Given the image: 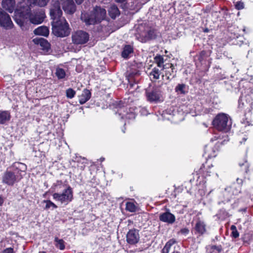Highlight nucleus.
Segmentation results:
<instances>
[{"label":"nucleus","mask_w":253,"mask_h":253,"mask_svg":"<svg viewBox=\"0 0 253 253\" xmlns=\"http://www.w3.org/2000/svg\"><path fill=\"white\" fill-rule=\"evenodd\" d=\"M63 0H52L50 15L52 21V32L57 37H66L70 33L69 25L65 19L62 17L60 1Z\"/></svg>","instance_id":"f257e3e1"},{"label":"nucleus","mask_w":253,"mask_h":253,"mask_svg":"<svg viewBox=\"0 0 253 253\" xmlns=\"http://www.w3.org/2000/svg\"><path fill=\"white\" fill-rule=\"evenodd\" d=\"M25 10V6L19 7L15 11L14 20L15 21L22 27L25 21V19L29 18L30 22L34 24H39L42 22L45 17L44 14L41 12L39 14L33 15L31 14V11L29 14H24V11Z\"/></svg>","instance_id":"f03ea898"},{"label":"nucleus","mask_w":253,"mask_h":253,"mask_svg":"<svg viewBox=\"0 0 253 253\" xmlns=\"http://www.w3.org/2000/svg\"><path fill=\"white\" fill-rule=\"evenodd\" d=\"M106 16V10L100 6H96L93 9L92 14L86 12L82 13L81 18L86 25H89L100 22L105 19Z\"/></svg>","instance_id":"7ed1b4c3"},{"label":"nucleus","mask_w":253,"mask_h":253,"mask_svg":"<svg viewBox=\"0 0 253 253\" xmlns=\"http://www.w3.org/2000/svg\"><path fill=\"white\" fill-rule=\"evenodd\" d=\"M215 128L219 131L225 132L230 130L231 122L229 117L225 114L221 113L217 115L212 122Z\"/></svg>","instance_id":"20e7f679"},{"label":"nucleus","mask_w":253,"mask_h":253,"mask_svg":"<svg viewBox=\"0 0 253 253\" xmlns=\"http://www.w3.org/2000/svg\"><path fill=\"white\" fill-rule=\"evenodd\" d=\"M52 196L56 201L59 202L61 204L67 205L72 201L73 198V191L72 188L68 186L62 193H55Z\"/></svg>","instance_id":"39448f33"},{"label":"nucleus","mask_w":253,"mask_h":253,"mask_svg":"<svg viewBox=\"0 0 253 253\" xmlns=\"http://www.w3.org/2000/svg\"><path fill=\"white\" fill-rule=\"evenodd\" d=\"M49 0H21L18 7L25 6V10L24 11V14H29L31 11V8L35 5L40 7L46 6Z\"/></svg>","instance_id":"423d86ee"},{"label":"nucleus","mask_w":253,"mask_h":253,"mask_svg":"<svg viewBox=\"0 0 253 253\" xmlns=\"http://www.w3.org/2000/svg\"><path fill=\"white\" fill-rule=\"evenodd\" d=\"M19 172V170H17L16 172H13L9 171H5L2 176V182L8 185H13L16 182L19 181L22 177L21 174H18Z\"/></svg>","instance_id":"0eeeda50"},{"label":"nucleus","mask_w":253,"mask_h":253,"mask_svg":"<svg viewBox=\"0 0 253 253\" xmlns=\"http://www.w3.org/2000/svg\"><path fill=\"white\" fill-rule=\"evenodd\" d=\"M73 42L76 44H84L89 40V35L85 32L78 31L73 34Z\"/></svg>","instance_id":"6e6552de"},{"label":"nucleus","mask_w":253,"mask_h":253,"mask_svg":"<svg viewBox=\"0 0 253 253\" xmlns=\"http://www.w3.org/2000/svg\"><path fill=\"white\" fill-rule=\"evenodd\" d=\"M0 26L5 29H10L13 24L9 15L0 8Z\"/></svg>","instance_id":"1a4fd4ad"},{"label":"nucleus","mask_w":253,"mask_h":253,"mask_svg":"<svg viewBox=\"0 0 253 253\" xmlns=\"http://www.w3.org/2000/svg\"><path fill=\"white\" fill-rule=\"evenodd\" d=\"M77 4L82 3L83 0H75ZM62 8L64 11L68 14H72L76 10V6L73 0H65L62 3Z\"/></svg>","instance_id":"9d476101"},{"label":"nucleus","mask_w":253,"mask_h":253,"mask_svg":"<svg viewBox=\"0 0 253 253\" xmlns=\"http://www.w3.org/2000/svg\"><path fill=\"white\" fill-rule=\"evenodd\" d=\"M139 234L136 229L130 230L126 234V241L130 245H134L139 241Z\"/></svg>","instance_id":"9b49d317"},{"label":"nucleus","mask_w":253,"mask_h":253,"mask_svg":"<svg viewBox=\"0 0 253 253\" xmlns=\"http://www.w3.org/2000/svg\"><path fill=\"white\" fill-rule=\"evenodd\" d=\"M147 100L151 102H157L163 100L162 94L158 89H155L151 91L146 92Z\"/></svg>","instance_id":"f8f14e48"},{"label":"nucleus","mask_w":253,"mask_h":253,"mask_svg":"<svg viewBox=\"0 0 253 253\" xmlns=\"http://www.w3.org/2000/svg\"><path fill=\"white\" fill-rule=\"evenodd\" d=\"M33 42L38 47L44 51H47L50 47V44L48 42L44 39L42 38H36L33 40Z\"/></svg>","instance_id":"ddd939ff"},{"label":"nucleus","mask_w":253,"mask_h":253,"mask_svg":"<svg viewBox=\"0 0 253 253\" xmlns=\"http://www.w3.org/2000/svg\"><path fill=\"white\" fill-rule=\"evenodd\" d=\"M1 4L3 8L9 12L12 13L15 8V0H2Z\"/></svg>","instance_id":"4468645a"},{"label":"nucleus","mask_w":253,"mask_h":253,"mask_svg":"<svg viewBox=\"0 0 253 253\" xmlns=\"http://www.w3.org/2000/svg\"><path fill=\"white\" fill-rule=\"evenodd\" d=\"M172 65L171 64L170 66L169 67V65H165L163 70H165V75H163V77L164 79L167 80H171L174 78V75L173 73V68H172Z\"/></svg>","instance_id":"2eb2a0df"},{"label":"nucleus","mask_w":253,"mask_h":253,"mask_svg":"<svg viewBox=\"0 0 253 253\" xmlns=\"http://www.w3.org/2000/svg\"><path fill=\"white\" fill-rule=\"evenodd\" d=\"M212 165H208L207 163L203 164L199 169V173L203 174L204 176H210L211 173V169Z\"/></svg>","instance_id":"dca6fc26"},{"label":"nucleus","mask_w":253,"mask_h":253,"mask_svg":"<svg viewBox=\"0 0 253 253\" xmlns=\"http://www.w3.org/2000/svg\"><path fill=\"white\" fill-rule=\"evenodd\" d=\"M160 219L164 222L172 223L174 222V215L169 212H166L160 215Z\"/></svg>","instance_id":"f3484780"},{"label":"nucleus","mask_w":253,"mask_h":253,"mask_svg":"<svg viewBox=\"0 0 253 253\" xmlns=\"http://www.w3.org/2000/svg\"><path fill=\"white\" fill-rule=\"evenodd\" d=\"M91 93L87 89H84L82 94L79 96V102L81 104L85 103L90 98Z\"/></svg>","instance_id":"a211bd4d"},{"label":"nucleus","mask_w":253,"mask_h":253,"mask_svg":"<svg viewBox=\"0 0 253 253\" xmlns=\"http://www.w3.org/2000/svg\"><path fill=\"white\" fill-rule=\"evenodd\" d=\"M34 33L35 35L47 37L49 34V30L46 26H40L36 29Z\"/></svg>","instance_id":"6ab92c4d"},{"label":"nucleus","mask_w":253,"mask_h":253,"mask_svg":"<svg viewBox=\"0 0 253 253\" xmlns=\"http://www.w3.org/2000/svg\"><path fill=\"white\" fill-rule=\"evenodd\" d=\"M108 13L112 19H115L120 15V11L118 8L115 5H111L108 9Z\"/></svg>","instance_id":"aec40b11"},{"label":"nucleus","mask_w":253,"mask_h":253,"mask_svg":"<svg viewBox=\"0 0 253 253\" xmlns=\"http://www.w3.org/2000/svg\"><path fill=\"white\" fill-rule=\"evenodd\" d=\"M10 119V113L8 111H0V124H4Z\"/></svg>","instance_id":"412c9836"},{"label":"nucleus","mask_w":253,"mask_h":253,"mask_svg":"<svg viewBox=\"0 0 253 253\" xmlns=\"http://www.w3.org/2000/svg\"><path fill=\"white\" fill-rule=\"evenodd\" d=\"M225 190L227 192L231 193L233 195H236L240 192L241 186L240 185L236 186L235 184H233L231 186L225 188Z\"/></svg>","instance_id":"4be33fe9"},{"label":"nucleus","mask_w":253,"mask_h":253,"mask_svg":"<svg viewBox=\"0 0 253 253\" xmlns=\"http://www.w3.org/2000/svg\"><path fill=\"white\" fill-rule=\"evenodd\" d=\"M196 231L201 234L206 232V224L203 221H198L195 226Z\"/></svg>","instance_id":"5701e85b"},{"label":"nucleus","mask_w":253,"mask_h":253,"mask_svg":"<svg viewBox=\"0 0 253 253\" xmlns=\"http://www.w3.org/2000/svg\"><path fill=\"white\" fill-rule=\"evenodd\" d=\"M126 210L129 212H135L138 211V207L134 203L127 202L126 204Z\"/></svg>","instance_id":"b1692460"},{"label":"nucleus","mask_w":253,"mask_h":253,"mask_svg":"<svg viewBox=\"0 0 253 253\" xmlns=\"http://www.w3.org/2000/svg\"><path fill=\"white\" fill-rule=\"evenodd\" d=\"M119 109L118 110V114H119V115L120 116H122L121 118H127V119H130V118H133L135 117L134 116V114H133V113H131L130 114H128L127 113H126V114H125L124 113H123V112H125V110L126 109L125 108H124V107H122L121 106H120V105L119 106Z\"/></svg>","instance_id":"393cba45"},{"label":"nucleus","mask_w":253,"mask_h":253,"mask_svg":"<svg viewBox=\"0 0 253 253\" xmlns=\"http://www.w3.org/2000/svg\"><path fill=\"white\" fill-rule=\"evenodd\" d=\"M132 52V48L130 45H126L124 48L122 53V56L124 58H127L129 54Z\"/></svg>","instance_id":"a878e982"},{"label":"nucleus","mask_w":253,"mask_h":253,"mask_svg":"<svg viewBox=\"0 0 253 253\" xmlns=\"http://www.w3.org/2000/svg\"><path fill=\"white\" fill-rule=\"evenodd\" d=\"M161 74L160 70L156 68H154L153 69L152 71L149 74L150 78L152 79H158L160 78V76Z\"/></svg>","instance_id":"bb28decb"},{"label":"nucleus","mask_w":253,"mask_h":253,"mask_svg":"<svg viewBox=\"0 0 253 253\" xmlns=\"http://www.w3.org/2000/svg\"><path fill=\"white\" fill-rule=\"evenodd\" d=\"M155 62L157 64L158 67L161 68L163 67L164 68V58L161 55H157L154 58Z\"/></svg>","instance_id":"cd10ccee"},{"label":"nucleus","mask_w":253,"mask_h":253,"mask_svg":"<svg viewBox=\"0 0 253 253\" xmlns=\"http://www.w3.org/2000/svg\"><path fill=\"white\" fill-rule=\"evenodd\" d=\"M54 241L56 242L55 245L56 248H59L61 250L65 249L64 241L62 239H59L56 237Z\"/></svg>","instance_id":"c85d7f7f"},{"label":"nucleus","mask_w":253,"mask_h":253,"mask_svg":"<svg viewBox=\"0 0 253 253\" xmlns=\"http://www.w3.org/2000/svg\"><path fill=\"white\" fill-rule=\"evenodd\" d=\"M43 202L45 203V209L47 210L51 208L54 209L57 208V206L50 200H44Z\"/></svg>","instance_id":"c756f323"},{"label":"nucleus","mask_w":253,"mask_h":253,"mask_svg":"<svg viewBox=\"0 0 253 253\" xmlns=\"http://www.w3.org/2000/svg\"><path fill=\"white\" fill-rule=\"evenodd\" d=\"M176 91L180 92L181 93L185 94L187 92V89L185 84H181L177 86Z\"/></svg>","instance_id":"7c9ffc66"},{"label":"nucleus","mask_w":253,"mask_h":253,"mask_svg":"<svg viewBox=\"0 0 253 253\" xmlns=\"http://www.w3.org/2000/svg\"><path fill=\"white\" fill-rule=\"evenodd\" d=\"M56 75L59 79H63L65 76V71L61 68H57L56 71Z\"/></svg>","instance_id":"2f4dec72"},{"label":"nucleus","mask_w":253,"mask_h":253,"mask_svg":"<svg viewBox=\"0 0 253 253\" xmlns=\"http://www.w3.org/2000/svg\"><path fill=\"white\" fill-rule=\"evenodd\" d=\"M173 111L171 113H169V111H166L163 114V116L165 119L168 120H172L173 118Z\"/></svg>","instance_id":"473e14b6"},{"label":"nucleus","mask_w":253,"mask_h":253,"mask_svg":"<svg viewBox=\"0 0 253 253\" xmlns=\"http://www.w3.org/2000/svg\"><path fill=\"white\" fill-rule=\"evenodd\" d=\"M173 243L174 241L172 240L168 242L163 249L162 253H168L171 246Z\"/></svg>","instance_id":"72a5a7b5"},{"label":"nucleus","mask_w":253,"mask_h":253,"mask_svg":"<svg viewBox=\"0 0 253 253\" xmlns=\"http://www.w3.org/2000/svg\"><path fill=\"white\" fill-rule=\"evenodd\" d=\"M231 230H232L231 235L233 237L236 238L239 237V232H238L236 227L235 225H232L231 226Z\"/></svg>","instance_id":"f704fd0d"},{"label":"nucleus","mask_w":253,"mask_h":253,"mask_svg":"<svg viewBox=\"0 0 253 253\" xmlns=\"http://www.w3.org/2000/svg\"><path fill=\"white\" fill-rule=\"evenodd\" d=\"M75 94V91L72 88H69L66 90V96L69 98H73Z\"/></svg>","instance_id":"c9c22d12"},{"label":"nucleus","mask_w":253,"mask_h":253,"mask_svg":"<svg viewBox=\"0 0 253 253\" xmlns=\"http://www.w3.org/2000/svg\"><path fill=\"white\" fill-rule=\"evenodd\" d=\"M152 31H149L148 34H147V35H146L145 34L144 35V39H141L140 41L142 42H146L148 40H149V39H151L152 38Z\"/></svg>","instance_id":"e433bc0d"},{"label":"nucleus","mask_w":253,"mask_h":253,"mask_svg":"<svg viewBox=\"0 0 253 253\" xmlns=\"http://www.w3.org/2000/svg\"><path fill=\"white\" fill-rule=\"evenodd\" d=\"M235 7L238 10L242 9L244 7V4L242 1H238L235 4Z\"/></svg>","instance_id":"4c0bfd02"},{"label":"nucleus","mask_w":253,"mask_h":253,"mask_svg":"<svg viewBox=\"0 0 253 253\" xmlns=\"http://www.w3.org/2000/svg\"><path fill=\"white\" fill-rule=\"evenodd\" d=\"M3 253H14L13 249L11 248H6L3 251Z\"/></svg>","instance_id":"58836bf2"},{"label":"nucleus","mask_w":253,"mask_h":253,"mask_svg":"<svg viewBox=\"0 0 253 253\" xmlns=\"http://www.w3.org/2000/svg\"><path fill=\"white\" fill-rule=\"evenodd\" d=\"M181 232L182 234H187L189 232V230L187 229L184 228L181 230Z\"/></svg>","instance_id":"ea45409f"},{"label":"nucleus","mask_w":253,"mask_h":253,"mask_svg":"<svg viewBox=\"0 0 253 253\" xmlns=\"http://www.w3.org/2000/svg\"><path fill=\"white\" fill-rule=\"evenodd\" d=\"M236 180H237V183L239 185H242V184L243 181V180L242 179H240V178H237Z\"/></svg>","instance_id":"a19ab883"},{"label":"nucleus","mask_w":253,"mask_h":253,"mask_svg":"<svg viewBox=\"0 0 253 253\" xmlns=\"http://www.w3.org/2000/svg\"><path fill=\"white\" fill-rule=\"evenodd\" d=\"M4 200L1 196H0V206H2Z\"/></svg>","instance_id":"79ce46f5"},{"label":"nucleus","mask_w":253,"mask_h":253,"mask_svg":"<svg viewBox=\"0 0 253 253\" xmlns=\"http://www.w3.org/2000/svg\"><path fill=\"white\" fill-rule=\"evenodd\" d=\"M239 165L240 166V167H242L244 165H245L246 167H247L248 166V164L247 161H245V164L239 163Z\"/></svg>","instance_id":"37998d69"},{"label":"nucleus","mask_w":253,"mask_h":253,"mask_svg":"<svg viewBox=\"0 0 253 253\" xmlns=\"http://www.w3.org/2000/svg\"><path fill=\"white\" fill-rule=\"evenodd\" d=\"M18 165L21 166L22 167L21 168H25L26 167V166L22 163H18Z\"/></svg>","instance_id":"c03bdc74"},{"label":"nucleus","mask_w":253,"mask_h":253,"mask_svg":"<svg viewBox=\"0 0 253 253\" xmlns=\"http://www.w3.org/2000/svg\"><path fill=\"white\" fill-rule=\"evenodd\" d=\"M126 0H116L117 2H123Z\"/></svg>","instance_id":"a18cd8bd"},{"label":"nucleus","mask_w":253,"mask_h":253,"mask_svg":"<svg viewBox=\"0 0 253 253\" xmlns=\"http://www.w3.org/2000/svg\"><path fill=\"white\" fill-rule=\"evenodd\" d=\"M247 138L246 137H243V140H244V141H245L247 140Z\"/></svg>","instance_id":"49530a36"},{"label":"nucleus","mask_w":253,"mask_h":253,"mask_svg":"<svg viewBox=\"0 0 253 253\" xmlns=\"http://www.w3.org/2000/svg\"><path fill=\"white\" fill-rule=\"evenodd\" d=\"M104 160V158H100V161L101 162L103 161Z\"/></svg>","instance_id":"de8ad7c7"},{"label":"nucleus","mask_w":253,"mask_h":253,"mask_svg":"<svg viewBox=\"0 0 253 253\" xmlns=\"http://www.w3.org/2000/svg\"><path fill=\"white\" fill-rule=\"evenodd\" d=\"M39 253H46V252L42 251V252H40Z\"/></svg>","instance_id":"09e8293b"},{"label":"nucleus","mask_w":253,"mask_h":253,"mask_svg":"<svg viewBox=\"0 0 253 253\" xmlns=\"http://www.w3.org/2000/svg\"><path fill=\"white\" fill-rule=\"evenodd\" d=\"M176 253H180L177 252Z\"/></svg>","instance_id":"8fccbe9b"},{"label":"nucleus","mask_w":253,"mask_h":253,"mask_svg":"<svg viewBox=\"0 0 253 253\" xmlns=\"http://www.w3.org/2000/svg\"><path fill=\"white\" fill-rule=\"evenodd\" d=\"M172 253H174V252H172Z\"/></svg>","instance_id":"3c124183"}]
</instances>
